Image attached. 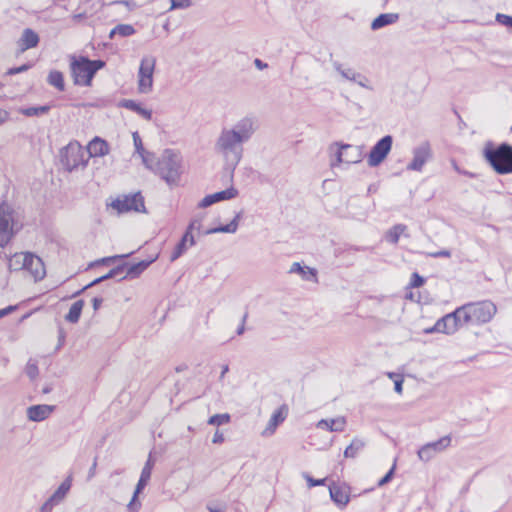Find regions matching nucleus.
Masks as SVG:
<instances>
[{
  "label": "nucleus",
  "mask_w": 512,
  "mask_h": 512,
  "mask_svg": "<svg viewBox=\"0 0 512 512\" xmlns=\"http://www.w3.org/2000/svg\"><path fill=\"white\" fill-rule=\"evenodd\" d=\"M347 425V419L344 416H337L330 419H321L316 423V428L330 432H343Z\"/></svg>",
  "instance_id": "nucleus-21"
},
{
  "label": "nucleus",
  "mask_w": 512,
  "mask_h": 512,
  "mask_svg": "<svg viewBox=\"0 0 512 512\" xmlns=\"http://www.w3.org/2000/svg\"><path fill=\"white\" fill-rule=\"evenodd\" d=\"M104 66L105 62L102 60H90L86 57L73 58L70 68L74 83L90 86L95 73Z\"/></svg>",
  "instance_id": "nucleus-5"
},
{
  "label": "nucleus",
  "mask_w": 512,
  "mask_h": 512,
  "mask_svg": "<svg viewBox=\"0 0 512 512\" xmlns=\"http://www.w3.org/2000/svg\"><path fill=\"white\" fill-rule=\"evenodd\" d=\"M330 497L332 501L339 507L345 508L349 503V490L345 486H341L335 483H332L329 486Z\"/></svg>",
  "instance_id": "nucleus-20"
},
{
  "label": "nucleus",
  "mask_w": 512,
  "mask_h": 512,
  "mask_svg": "<svg viewBox=\"0 0 512 512\" xmlns=\"http://www.w3.org/2000/svg\"><path fill=\"white\" fill-rule=\"evenodd\" d=\"M431 255L435 258H438V257H447L448 258L451 256V253L449 250H441V251L435 252Z\"/></svg>",
  "instance_id": "nucleus-56"
},
{
  "label": "nucleus",
  "mask_w": 512,
  "mask_h": 512,
  "mask_svg": "<svg viewBox=\"0 0 512 512\" xmlns=\"http://www.w3.org/2000/svg\"><path fill=\"white\" fill-rule=\"evenodd\" d=\"M229 371V366L228 365H223L222 366V371H221V374H220V377L219 379L220 380H223L225 374Z\"/></svg>",
  "instance_id": "nucleus-64"
},
{
  "label": "nucleus",
  "mask_w": 512,
  "mask_h": 512,
  "mask_svg": "<svg viewBox=\"0 0 512 512\" xmlns=\"http://www.w3.org/2000/svg\"><path fill=\"white\" fill-rule=\"evenodd\" d=\"M15 309L14 306H8L7 308L0 309V318L8 315L10 312H12Z\"/></svg>",
  "instance_id": "nucleus-59"
},
{
  "label": "nucleus",
  "mask_w": 512,
  "mask_h": 512,
  "mask_svg": "<svg viewBox=\"0 0 512 512\" xmlns=\"http://www.w3.org/2000/svg\"><path fill=\"white\" fill-rule=\"evenodd\" d=\"M157 259V256L149 259V260H143V261H140L138 263H135V264H132L128 267L127 269V276L129 277H137L139 276L142 272H144L149 266L150 264H152L155 260Z\"/></svg>",
  "instance_id": "nucleus-30"
},
{
  "label": "nucleus",
  "mask_w": 512,
  "mask_h": 512,
  "mask_svg": "<svg viewBox=\"0 0 512 512\" xmlns=\"http://www.w3.org/2000/svg\"><path fill=\"white\" fill-rule=\"evenodd\" d=\"M133 141L135 145V153L141 158L143 165L146 168H153V154L147 152L143 145L138 132L133 133Z\"/></svg>",
  "instance_id": "nucleus-24"
},
{
  "label": "nucleus",
  "mask_w": 512,
  "mask_h": 512,
  "mask_svg": "<svg viewBox=\"0 0 512 512\" xmlns=\"http://www.w3.org/2000/svg\"><path fill=\"white\" fill-rule=\"evenodd\" d=\"M423 283H424L423 278L421 276H419L417 273H414L411 285L413 287H420L421 285H423Z\"/></svg>",
  "instance_id": "nucleus-53"
},
{
  "label": "nucleus",
  "mask_w": 512,
  "mask_h": 512,
  "mask_svg": "<svg viewBox=\"0 0 512 512\" xmlns=\"http://www.w3.org/2000/svg\"><path fill=\"white\" fill-rule=\"evenodd\" d=\"M181 240L186 242L189 247H192L195 244V240H194V236L192 234V231H190L188 229L186 230V232L183 235Z\"/></svg>",
  "instance_id": "nucleus-49"
},
{
  "label": "nucleus",
  "mask_w": 512,
  "mask_h": 512,
  "mask_svg": "<svg viewBox=\"0 0 512 512\" xmlns=\"http://www.w3.org/2000/svg\"><path fill=\"white\" fill-rule=\"evenodd\" d=\"M49 110L48 106L29 107L22 110V113L28 117L38 116L46 113Z\"/></svg>",
  "instance_id": "nucleus-42"
},
{
  "label": "nucleus",
  "mask_w": 512,
  "mask_h": 512,
  "mask_svg": "<svg viewBox=\"0 0 512 512\" xmlns=\"http://www.w3.org/2000/svg\"><path fill=\"white\" fill-rule=\"evenodd\" d=\"M25 372L31 380L36 379L39 375V369L36 362L29 360L26 365Z\"/></svg>",
  "instance_id": "nucleus-43"
},
{
  "label": "nucleus",
  "mask_w": 512,
  "mask_h": 512,
  "mask_svg": "<svg viewBox=\"0 0 512 512\" xmlns=\"http://www.w3.org/2000/svg\"><path fill=\"white\" fill-rule=\"evenodd\" d=\"M406 229L407 227L405 225L397 224L386 233L385 238L388 242L396 244L399 241L400 236L404 234Z\"/></svg>",
  "instance_id": "nucleus-33"
},
{
  "label": "nucleus",
  "mask_w": 512,
  "mask_h": 512,
  "mask_svg": "<svg viewBox=\"0 0 512 512\" xmlns=\"http://www.w3.org/2000/svg\"><path fill=\"white\" fill-rule=\"evenodd\" d=\"M451 439L448 436L442 437L438 441L428 443L427 445L434 448L435 453L445 450L450 445Z\"/></svg>",
  "instance_id": "nucleus-37"
},
{
  "label": "nucleus",
  "mask_w": 512,
  "mask_h": 512,
  "mask_svg": "<svg viewBox=\"0 0 512 512\" xmlns=\"http://www.w3.org/2000/svg\"><path fill=\"white\" fill-rule=\"evenodd\" d=\"M124 106L128 109L135 111L137 114H139L143 118H146V119L151 118V115H152L151 110L143 108L140 104L136 103L135 101L127 100V101H125Z\"/></svg>",
  "instance_id": "nucleus-36"
},
{
  "label": "nucleus",
  "mask_w": 512,
  "mask_h": 512,
  "mask_svg": "<svg viewBox=\"0 0 512 512\" xmlns=\"http://www.w3.org/2000/svg\"><path fill=\"white\" fill-rule=\"evenodd\" d=\"M29 252L15 253L9 258L8 268L11 271H20L25 269L26 261L29 257Z\"/></svg>",
  "instance_id": "nucleus-27"
},
{
  "label": "nucleus",
  "mask_w": 512,
  "mask_h": 512,
  "mask_svg": "<svg viewBox=\"0 0 512 512\" xmlns=\"http://www.w3.org/2000/svg\"><path fill=\"white\" fill-rule=\"evenodd\" d=\"M110 207L118 213L141 212L145 208L144 199L139 193L118 197L110 203Z\"/></svg>",
  "instance_id": "nucleus-10"
},
{
  "label": "nucleus",
  "mask_w": 512,
  "mask_h": 512,
  "mask_svg": "<svg viewBox=\"0 0 512 512\" xmlns=\"http://www.w3.org/2000/svg\"><path fill=\"white\" fill-rule=\"evenodd\" d=\"M129 256H130V253L129 254H124V255H115V256L105 257V258L96 260L95 262H92L89 265V267H93V266L99 265V264H107V263L115 261L116 259L126 258V257H129Z\"/></svg>",
  "instance_id": "nucleus-45"
},
{
  "label": "nucleus",
  "mask_w": 512,
  "mask_h": 512,
  "mask_svg": "<svg viewBox=\"0 0 512 512\" xmlns=\"http://www.w3.org/2000/svg\"><path fill=\"white\" fill-rule=\"evenodd\" d=\"M330 152L335 155L332 166L358 163L362 158L360 148L350 144L334 143L330 146Z\"/></svg>",
  "instance_id": "nucleus-9"
},
{
  "label": "nucleus",
  "mask_w": 512,
  "mask_h": 512,
  "mask_svg": "<svg viewBox=\"0 0 512 512\" xmlns=\"http://www.w3.org/2000/svg\"><path fill=\"white\" fill-rule=\"evenodd\" d=\"M121 270H122V267H117V268H114V269L110 270L106 275L101 276V277L95 279L94 281H92L84 289H87V288L92 287V286H94L96 284H99V283H101L104 280H107V279L115 277L116 275H118L120 273Z\"/></svg>",
  "instance_id": "nucleus-40"
},
{
  "label": "nucleus",
  "mask_w": 512,
  "mask_h": 512,
  "mask_svg": "<svg viewBox=\"0 0 512 512\" xmlns=\"http://www.w3.org/2000/svg\"><path fill=\"white\" fill-rule=\"evenodd\" d=\"M24 270L28 271L35 281L42 280L46 275V269L42 259L32 253H30L26 261Z\"/></svg>",
  "instance_id": "nucleus-19"
},
{
  "label": "nucleus",
  "mask_w": 512,
  "mask_h": 512,
  "mask_svg": "<svg viewBox=\"0 0 512 512\" xmlns=\"http://www.w3.org/2000/svg\"><path fill=\"white\" fill-rule=\"evenodd\" d=\"M483 156L494 171L500 175L512 174V146L507 143L487 142Z\"/></svg>",
  "instance_id": "nucleus-3"
},
{
  "label": "nucleus",
  "mask_w": 512,
  "mask_h": 512,
  "mask_svg": "<svg viewBox=\"0 0 512 512\" xmlns=\"http://www.w3.org/2000/svg\"><path fill=\"white\" fill-rule=\"evenodd\" d=\"M38 43V34L32 29L26 28L23 30L21 37L17 41V46L19 51L23 53L28 49L35 48L38 45Z\"/></svg>",
  "instance_id": "nucleus-22"
},
{
  "label": "nucleus",
  "mask_w": 512,
  "mask_h": 512,
  "mask_svg": "<svg viewBox=\"0 0 512 512\" xmlns=\"http://www.w3.org/2000/svg\"><path fill=\"white\" fill-rule=\"evenodd\" d=\"M28 69H29V65L24 64V65L16 67V68H10L7 73L9 75H14V74H18V73L24 72V71H26Z\"/></svg>",
  "instance_id": "nucleus-51"
},
{
  "label": "nucleus",
  "mask_w": 512,
  "mask_h": 512,
  "mask_svg": "<svg viewBox=\"0 0 512 512\" xmlns=\"http://www.w3.org/2000/svg\"><path fill=\"white\" fill-rule=\"evenodd\" d=\"M431 157V148L428 143H421L413 150V159L408 164L407 169L413 171H421L425 163Z\"/></svg>",
  "instance_id": "nucleus-14"
},
{
  "label": "nucleus",
  "mask_w": 512,
  "mask_h": 512,
  "mask_svg": "<svg viewBox=\"0 0 512 512\" xmlns=\"http://www.w3.org/2000/svg\"><path fill=\"white\" fill-rule=\"evenodd\" d=\"M92 303H93V308L94 310H98L99 307L101 306L102 304V299L101 298H98V297H95L93 300H92Z\"/></svg>",
  "instance_id": "nucleus-61"
},
{
  "label": "nucleus",
  "mask_w": 512,
  "mask_h": 512,
  "mask_svg": "<svg viewBox=\"0 0 512 512\" xmlns=\"http://www.w3.org/2000/svg\"><path fill=\"white\" fill-rule=\"evenodd\" d=\"M308 482L309 487L322 486L325 484L326 479H313L309 474L303 475Z\"/></svg>",
  "instance_id": "nucleus-48"
},
{
  "label": "nucleus",
  "mask_w": 512,
  "mask_h": 512,
  "mask_svg": "<svg viewBox=\"0 0 512 512\" xmlns=\"http://www.w3.org/2000/svg\"><path fill=\"white\" fill-rule=\"evenodd\" d=\"M155 66L156 58L154 56H144L141 59L137 74V88L139 93L148 94L153 90Z\"/></svg>",
  "instance_id": "nucleus-8"
},
{
  "label": "nucleus",
  "mask_w": 512,
  "mask_h": 512,
  "mask_svg": "<svg viewBox=\"0 0 512 512\" xmlns=\"http://www.w3.org/2000/svg\"><path fill=\"white\" fill-rule=\"evenodd\" d=\"M208 510L210 512H223L224 511V507L222 506H213V505H208Z\"/></svg>",
  "instance_id": "nucleus-62"
},
{
  "label": "nucleus",
  "mask_w": 512,
  "mask_h": 512,
  "mask_svg": "<svg viewBox=\"0 0 512 512\" xmlns=\"http://www.w3.org/2000/svg\"><path fill=\"white\" fill-rule=\"evenodd\" d=\"M152 467H153V462L149 458L141 471L140 479L137 483L132 500L128 504V508L130 510L137 511L140 508V503L136 502V498H137L138 494L144 489V487L149 482L150 477H151Z\"/></svg>",
  "instance_id": "nucleus-15"
},
{
  "label": "nucleus",
  "mask_w": 512,
  "mask_h": 512,
  "mask_svg": "<svg viewBox=\"0 0 512 512\" xmlns=\"http://www.w3.org/2000/svg\"><path fill=\"white\" fill-rule=\"evenodd\" d=\"M96 466H97V462L96 460L93 462L92 466L90 467L89 471H88V480H91L95 474H96Z\"/></svg>",
  "instance_id": "nucleus-58"
},
{
  "label": "nucleus",
  "mask_w": 512,
  "mask_h": 512,
  "mask_svg": "<svg viewBox=\"0 0 512 512\" xmlns=\"http://www.w3.org/2000/svg\"><path fill=\"white\" fill-rule=\"evenodd\" d=\"M21 223L19 215L13 208L3 203L0 205V247H5L13 235L19 231Z\"/></svg>",
  "instance_id": "nucleus-7"
},
{
  "label": "nucleus",
  "mask_w": 512,
  "mask_h": 512,
  "mask_svg": "<svg viewBox=\"0 0 512 512\" xmlns=\"http://www.w3.org/2000/svg\"><path fill=\"white\" fill-rule=\"evenodd\" d=\"M238 196V190L233 186L227 188L226 190L219 191L210 195L205 196L201 202L199 203V207L206 208L217 202L224 200H231Z\"/></svg>",
  "instance_id": "nucleus-17"
},
{
  "label": "nucleus",
  "mask_w": 512,
  "mask_h": 512,
  "mask_svg": "<svg viewBox=\"0 0 512 512\" xmlns=\"http://www.w3.org/2000/svg\"><path fill=\"white\" fill-rule=\"evenodd\" d=\"M246 318H247V314H245V315L243 316V319H242V321H241V324H240V326L237 328V331H236L237 335H242V334L244 333V331H245V321H246Z\"/></svg>",
  "instance_id": "nucleus-57"
},
{
  "label": "nucleus",
  "mask_w": 512,
  "mask_h": 512,
  "mask_svg": "<svg viewBox=\"0 0 512 512\" xmlns=\"http://www.w3.org/2000/svg\"><path fill=\"white\" fill-rule=\"evenodd\" d=\"M289 273L299 274L301 275L302 279L306 281H316V270L309 267H303L298 262H294L291 265Z\"/></svg>",
  "instance_id": "nucleus-28"
},
{
  "label": "nucleus",
  "mask_w": 512,
  "mask_h": 512,
  "mask_svg": "<svg viewBox=\"0 0 512 512\" xmlns=\"http://www.w3.org/2000/svg\"><path fill=\"white\" fill-rule=\"evenodd\" d=\"M336 69L343 78L356 82L362 87H366V78L360 73L351 68H343L341 65H336Z\"/></svg>",
  "instance_id": "nucleus-26"
},
{
  "label": "nucleus",
  "mask_w": 512,
  "mask_h": 512,
  "mask_svg": "<svg viewBox=\"0 0 512 512\" xmlns=\"http://www.w3.org/2000/svg\"><path fill=\"white\" fill-rule=\"evenodd\" d=\"M258 119L255 115H247L240 122L238 128H252L254 125H258Z\"/></svg>",
  "instance_id": "nucleus-44"
},
{
  "label": "nucleus",
  "mask_w": 512,
  "mask_h": 512,
  "mask_svg": "<svg viewBox=\"0 0 512 512\" xmlns=\"http://www.w3.org/2000/svg\"><path fill=\"white\" fill-rule=\"evenodd\" d=\"M65 341V333L63 330L59 331V339H58V349L64 344Z\"/></svg>",
  "instance_id": "nucleus-60"
},
{
  "label": "nucleus",
  "mask_w": 512,
  "mask_h": 512,
  "mask_svg": "<svg viewBox=\"0 0 512 512\" xmlns=\"http://www.w3.org/2000/svg\"><path fill=\"white\" fill-rule=\"evenodd\" d=\"M496 21L504 26L512 28V17L511 16L498 13V14H496Z\"/></svg>",
  "instance_id": "nucleus-47"
},
{
  "label": "nucleus",
  "mask_w": 512,
  "mask_h": 512,
  "mask_svg": "<svg viewBox=\"0 0 512 512\" xmlns=\"http://www.w3.org/2000/svg\"><path fill=\"white\" fill-rule=\"evenodd\" d=\"M250 130H222L218 138L216 149L222 154L227 167L233 170L242 156V143L250 138Z\"/></svg>",
  "instance_id": "nucleus-1"
},
{
  "label": "nucleus",
  "mask_w": 512,
  "mask_h": 512,
  "mask_svg": "<svg viewBox=\"0 0 512 512\" xmlns=\"http://www.w3.org/2000/svg\"><path fill=\"white\" fill-rule=\"evenodd\" d=\"M55 406L48 404H39L29 406L26 410L28 420L32 422H41L50 417L54 412Z\"/></svg>",
  "instance_id": "nucleus-18"
},
{
  "label": "nucleus",
  "mask_w": 512,
  "mask_h": 512,
  "mask_svg": "<svg viewBox=\"0 0 512 512\" xmlns=\"http://www.w3.org/2000/svg\"><path fill=\"white\" fill-rule=\"evenodd\" d=\"M399 15L397 13H384L376 17L371 23L372 30H378L385 26L394 24L398 21Z\"/></svg>",
  "instance_id": "nucleus-25"
},
{
  "label": "nucleus",
  "mask_w": 512,
  "mask_h": 512,
  "mask_svg": "<svg viewBox=\"0 0 512 512\" xmlns=\"http://www.w3.org/2000/svg\"><path fill=\"white\" fill-rule=\"evenodd\" d=\"M189 246L187 245L186 242L184 241H180L175 249L173 250L171 256H170V261H175L177 260L180 256H182L187 250H188Z\"/></svg>",
  "instance_id": "nucleus-41"
},
{
  "label": "nucleus",
  "mask_w": 512,
  "mask_h": 512,
  "mask_svg": "<svg viewBox=\"0 0 512 512\" xmlns=\"http://www.w3.org/2000/svg\"><path fill=\"white\" fill-rule=\"evenodd\" d=\"M287 416H288V407L286 405L280 406L278 409H276L272 413V415L267 423V426L262 431L261 435L263 437L272 436L275 433L277 427L285 421Z\"/></svg>",
  "instance_id": "nucleus-16"
},
{
  "label": "nucleus",
  "mask_w": 512,
  "mask_h": 512,
  "mask_svg": "<svg viewBox=\"0 0 512 512\" xmlns=\"http://www.w3.org/2000/svg\"><path fill=\"white\" fill-rule=\"evenodd\" d=\"M48 83L55 88H57L59 91H63L65 84H64V78L63 74L59 71H51L48 75Z\"/></svg>",
  "instance_id": "nucleus-35"
},
{
  "label": "nucleus",
  "mask_w": 512,
  "mask_h": 512,
  "mask_svg": "<svg viewBox=\"0 0 512 512\" xmlns=\"http://www.w3.org/2000/svg\"><path fill=\"white\" fill-rule=\"evenodd\" d=\"M159 175L168 185H176L183 173L181 155L172 149L163 151L157 159L153 156V168H148Z\"/></svg>",
  "instance_id": "nucleus-2"
},
{
  "label": "nucleus",
  "mask_w": 512,
  "mask_h": 512,
  "mask_svg": "<svg viewBox=\"0 0 512 512\" xmlns=\"http://www.w3.org/2000/svg\"><path fill=\"white\" fill-rule=\"evenodd\" d=\"M402 384L403 378L401 376H397V379L394 381V389L398 394L402 393Z\"/></svg>",
  "instance_id": "nucleus-54"
},
{
  "label": "nucleus",
  "mask_w": 512,
  "mask_h": 512,
  "mask_svg": "<svg viewBox=\"0 0 512 512\" xmlns=\"http://www.w3.org/2000/svg\"><path fill=\"white\" fill-rule=\"evenodd\" d=\"M365 442L355 438L352 440L351 444L346 447L344 451V456L346 458H355L357 454L364 448Z\"/></svg>",
  "instance_id": "nucleus-32"
},
{
  "label": "nucleus",
  "mask_w": 512,
  "mask_h": 512,
  "mask_svg": "<svg viewBox=\"0 0 512 512\" xmlns=\"http://www.w3.org/2000/svg\"><path fill=\"white\" fill-rule=\"evenodd\" d=\"M171 7L170 10L175 9H186L191 6V0H170Z\"/></svg>",
  "instance_id": "nucleus-46"
},
{
  "label": "nucleus",
  "mask_w": 512,
  "mask_h": 512,
  "mask_svg": "<svg viewBox=\"0 0 512 512\" xmlns=\"http://www.w3.org/2000/svg\"><path fill=\"white\" fill-rule=\"evenodd\" d=\"M84 307V301L78 300L72 304L69 312L65 316V320L70 323H77L81 317L82 309Z\"/></svg>",
  "instance_id": "nucleus-31"
},
{
  "label": "nucleus",
  "mask_w": 512,
  "mask_h": 512,
  "mask_svg": "<svg viewBox=\"0 0 512 512\" xmlns=\"http://www.w3.org/2000/svg\"><path fill=\"white\" fill-rule=\"evenodd\" d=\"M72 486V475L66 477V479L60 484L56 491L42 504L41 512H51L54 507L58 506L66 498L70 488Z\"/></svg>",
  "instance_id": "nucleus-12"
},
{
  "label": "nucleus",
  "mask_w": 512,
  "mask_h": 512,
  "mask_svg": "<svg viewBox=\"0 0 512 512\" xmlns=\"http://www.w3.org/2000/svg\"><path fill=\"white\" fill-rule=\"evenodd\" d=\"M392 148V137L387 135L379 140L371 149L368 156V164L371 167L378 166L388 155Z\"/></svg>",
  "instance_id": "nucleus-13"
},
{
  "label": "nucleus",
  "mask_w": 512,
  "mask_h": 512,
  "mask_svg": "<svg viewBox=\"0 0 512 512\" xmlns=\"http://www.w3.org/2000/svg\"><path fill=\"white\" fill-rule=\"evenodd\" d=\"M393 473H394V466L389 470V472L383 478L380 479L378 485L383 486V485L387 484L391 480Z\"/></svg>",
  "instance_id": "nucleus-50"
},
{
  "label": "nucleus",
  "mask_w": 512,
  "mask_h": 512,
  "mask_svg": "<svg viewBox=\"0 0 512 512\" xmlns=\"http://www.w3.org/2000/svg\"><path fill=\"white\" fill-rule=\"evenodd\" d=\"M60 164L68 172L83 169L88 163V156L84 147L78 142H70L60 150Z\"/></svg>",
  "instance_id": "nucleus-6"
},
{
  "label": "nucleus",
  "mask_w": 512,
  "mask_h": 512,
  "mask_svg": "<svg viewBox=\"0 0 512 512\" xmlns=\"http://www.w3.org/2000/svg\"><path fill=\"white\" fill-rule=\"evenodd\" d=\"M85 150L89 159L90 157H100L106 155L109 152V147L106 141L95 137L89 142Z\"/></svg>",
  "instance_id": "nucleus-23"
},
{
  "label": "nucleus",
  "mask_w": 512,
  "mask_h": 512,
  "mask_svg": "<svg viewBox=\"0 0 512 512\" xmlns=\"http://www.w3.org/2000/svg\"><path fill=\"white\" fill-rule=\"evenodd\" d=\"M240 218H241V213H237L236 216L234 217V219L229 224L209 229L205 232V234L235 233L238 229Z\"/></svg>",
  "instance_id": "nucleus-29"
},
{
  "label": "nucleus",
  "mask_w": 512,
  "mask_h": 512,
  "mask_svg": "<svg viewBox=\"0 0 512 512\" xmlns=\"http://www.w3.org/2000/svg\"><path fill=\"white\" fill-rule=\"evenodd\" d=\"M135 33V29L130 24H119L114 27L110 32V38H113L114 35H120L122 37H128Z\"/></svg>",
  "instance_id": "nucleus-34"
},
{
  "label": "nucleus",
  "mask_w": 512,
  "mask_h": 512,
  "mask_svg": "<svg viewBox=\"0 0 512 512\" xmlns=\"http://www.w3.org/2000/svg\"><path fill=\"white\" fill-rule=\"evenodd\" d=\"M254 64L258 69H264L267 68L268 66L266 63H263L260 59H255Z\"/></svg>",
  "instance_id": "nucleus-63"
},
{
  "label": "nucleus",
  "mask_w": 512,
  "mask_h": 512,
  "mask_svg": "<svg viewBox=\"0 0 512 512\" xmlns=\"http://www.w3.org/2000/svg\"><path fill=\"white\" fill-rule=\"evenodd\" d=\"M230 422V415L228 413L215 414L208 419L209 425H224Z\"/></svg>",
  "instance_id": "nucleus-38"
},
{
  "label": "nucleus",
  "mask_w": 512,
  "mask_h": 512,
  "mask_svg": "<svg viewBox=\"0 0 512 512\" xmlns=\"http://www.w3.org/2000/svg\"><path fill=\"white\" fill-rule=\"evenodd\" d=\"M463 323L481 325L490 322L497 313V306L489 300L470 302L460 306Z\"/></svg>",
  "instance_id": "nucleus-4"
},
{
  "label": "nucleus",
  "mask_w": 512,
  "mask_h": 512,
  "mask_svg": "<svg viewBox=\"0 0 512 512\" xmlns=\"http://www.w3.org/2000/svg\"><path fill=\"white\" fill-rule=\"evenodd\" d=\"M436 455L434 448L428 446L427 444L421 447L418 450V457L422 461H429Z\"/></svg>",
  "instance_id": "nucleus-39"
},
{
  "label": "nucleus",
  "mask_w": 512,
  "mask_h": 512,
  "mask_svg": "<svg viewBox=\"0 0 512 512\" xmlns=\"http://www.w3.org/2000/svg\"><path fill=\"white\" fill-rule=\"evenodd\" d=\"M200 227H201L200 220L194 219L193 221H191V223L189 224L187 229L193 232L194 230H199Z\"/></svg>",
  "instance_id": "nucleus-55"
},
{
  "label": "nucleus",
  "mask_w": 512,
  "mask_h": 512,
  "mask_svg": "<svg viewBox=\"0 0 512 512\" xmlns=\"http://www.w3.org/2000/svg\"><path fill=\"white\" fill-rule=\"evenodd\" d=\"M463 323V314L460 307L452 313H449L436 322V330L438 333L453 334Z\"/></svg>",
  "instance_id": "nucleus-11"
},
{
  "label": "nucleus",
  "mask_w": 512,
  "mask_h": 512,
  "mask_svg": "<svg viewBox=\"0 0 512 512\" xmlns=\"http://www.w3.org/2000/svg\"><path fill=\"white\" fill-rule=\"evenodd\" d=\"M212 442L214 444H221L224 442V435L222 432H220L219 430H217L215 433H214V436L212 438Z\"/></svg>",
  "instance_id": "nucleus-52"
}]
</instances>
